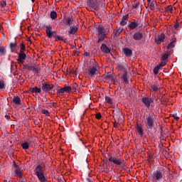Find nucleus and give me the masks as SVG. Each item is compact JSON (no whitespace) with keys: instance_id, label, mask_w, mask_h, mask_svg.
I'll use <instances>...</instances> for the list:
<instances>
[{"instance_id":"f257e3e1","label":"nucleus","mask_w":182,"mask_h":182,"mask_svg":"<svg viewBox=\"0 0 182 182\" xmlns=\"http://www.w3.org/2000/svg\"><path fill=\"white\" fill-rule=\"evenodd\" d=\"M144 123L145 127L148 129H154L156 127V117L151 114L144 115Z\"/></svg>"},{"instance_id":"f03ea898","label":"nucleus","mask_w":182,"mask_h":182,"mask_svg":"<svg viewBox=\"0 0 182 182\" xmlns=\"http://www.w3.org/2000/svg\"><path fill=\"white\" fill-rule=\"evenodd\" d=\"M88 68V75L90 77H95L96 75H98L100 67H99V64L95 60H92L90 61V65L87 66Z\"/></svg>"},{"instance_id":"7ed1b4c3","label":"nucleus","mask_w":182,"mask_h":182,"mask_svg":"<svg viewBox=\"0 0 182 182\" xmlns=\"http://www.w3.org/2000/svg\"><path fill=\"white\" fill-rule=\"evenodd\" d=\"M108 160L111 164H113L114 166H120L122 168H124L126 167V161H124V159H122L119 156L116 157L113 155H109Z\"/></svg>"},{"instance_id":"20e7f679","label":"nucleus","mask_w":182,"mask_h":182,"mask_svg":"<svg viewBox=\"0 0 182 182\" xmlns=\"http://www.w3.org/2000/svg\"><path fill=\"white\" fill-rule=\"evenodd\" d=\"M42 168H43L42 165L38 164L36 167L34 172H35L36 175L37 176L38 181L46 182V181H48V179L46 178V176H45V172H43Z\"/></svg>"},{"instance_id":"39448f33","label":"nucleus","mask_w":182,"mask_h":182,"mask_svg":"<svg viewBox=\"0 0 182 182\" xmlns=\"http://www.w3.org/2000/svg\"><path fill=\"white\" fill-rule=\"evenodd\" d=\"M87 5L89 8L93 9L91 10L92 12L99 11V8H100V0H87Z\"/></svg>"},{"instance_id":"423d86ee","label":"nucleus","mask_w":182,"mask_h":182,"mask_svg":"<svg viewBox=\"0 0 182 182\" xmlns=\"http://www.w3.org/2000/svg\"><path fill=\"white\" fill-rule=\"evenodd\" d=\"M153 178L154 181H161L164 178V173L160 170H156L153 173Z\"/></svg>"},{"instance_id":"0eeeda50","label":"nucleus","mask_w":182,"mask_h":182,"mask_svg":"<svg viewBox=\"0 0 182 182\" xmlns=\"http://www.w3.org/2000/svg\"><path fill=\"white\" fill-rule=\"evenodd\" d=\"M55 87V85L49 84L48 82H43L41 84V90L45 93H49L52 89Z\"/></svg>"},{"instance_id":"6e6552de","label":"nucleus","mask_w":182,"mask_h":182,"mask_svg":"<svg viewBox=\"0 0 182 182\" xmlns=\"http://www.w3.org/2000/svg\"><path fill=\"white\" fill-rule=\"evenodd\" d=\"M149 9L153 11L154 12L160 11V8H159V4H157V1L156 0H153L151 3L149 5Z\"/></svg>"},{"instance_id":"1a4fd4ad","label":"nucleus","mask_w":182,"mask_h":182,"mask_svg":"<svg viewBox=\"0 0 182 182\" xmlns=\"http://www.w3.org/2000/svg\"><path fill=\"white\" fill-rule=\"evenodd\" d=\"M142 103H144V106L149 109L150 107V105L153 103L154 100L153 98L145 97L141 99Z\"/></svg>"},{"instance_id":"9d476101","label":"nucleus","mask_w":182,"mask_h":182,"mask_svg":"<svg viewBox=\"0 0 182 182\" xmlns=\"http://www.w3.org/2000/svg\"><path fill=\"white\" fill-rule=\"evenodd\" d=\"M96 30L97 32V35H107V29L105 28V27H103L102 24L97 26Z\"/></svg>"},{"instance_id":"9b49d317","label":"nucleus","mask_w":182,"mask_h":182,"mask_svg":"<svg viewBox=\"0 0 182 182\" xmlns=\"http://www.w3.org/2000/svg\"><path fill=\"white\" fill-rule=\"evenodd\" d=\"M26 60V53H25L23 50H20L18 53V58L17 59V62H18V63L23 64Z\"/></svg>"},{"instance_id":"f8f14e48","label":"nucleus","mask_w":182,"mask_h":182,"mask_svg":"<svg viewBox=\"0 0 182 182\" xmlns=\"http://www.w3.org/2000/svg\"><path fill=\"white\" fill-rule=\"evenodd\" d=\"M136 132L138 137H143V136H144V130L143 129V125L137 124L136 126Z\"/></svg>"},{"instance_id":"ddd939ff","label":"nucleus","mask_w":182,"mask_h":182,"mask_svg":"<svg viewBox=\"0 0 182 182\" xmlns=\"http://www.w3.org/2000/svg\"><path fill=\"white\" fill-rule=\"evenodd\" d=\"M46 35H47L48 38H49V39H51V38L53 36H56L54 34L55 32H53L52 31V26H50V25L46 26Z\"/></svg>"},{"instance_id":"4468645a","label":"nucleus","mask_w":182,"mask_h":182,"mask_svg":"<svg viewBox=\"0 0 182 182\" xmlns=\"http://www.w3.org/2000/svg\"><path fill=\"white\" fill-rule=\"evenodd\" d=\"M165 39H166V34L161 33V34H159L157 36H156L155 42L158 45H160V43H162V42H164Z\"/></svg>"},{"instance_id":"2eb2a0df","label":"nucleus","mask_w":182,"mask_h":182,"mask_svg":"<svg viewBox=\"0 0 182 182\" xmlns=\"http://www.w3.org/2000/svg\"><path fill=\"white\" fill-rule=\"evenodd\" d=\"M58 95H63V93H69L70 92H72V87L70 86H64V87L60 88L58 90Z\"/></svg>"},{"instance_id":"dca6fc26","label":"nucleus","mask_w":182,"mask_h":182,"mask_svg":"<svg viewBox=\"0 0 182 182\" xmlns=\"http://www.w3.org/2000/svg\"><path fill=\"white\" fill-rule=\"evenodd\" d=\"M133 39L136 41H141L143 39V33L140 31L135 32L133 35Z\"/></svg>"},{"instance_id":"f3484780","label":"nucleus","mask_w":182,"mask_h":182,"mask_svg":"<svg viewBox=\"0 0 182 182\" xmlns=\"http://www.w3.org/2000/svg\"><path fill=\"white\" fill-rule=\"evenodd\" d=\"M122 50L124 52V55H125L127 58H132V55H133V51L132 49L129 48H124Z\"/></svg>"},{"instance_id":"a211bd4d","label":"nucleus","mask_w":182,"mask_h":182,"mask_svg":"<svg viewBox=\"0 0 182 182\" xmlns=\"http://www.w3.org/2000/svg\"><path fill=\"white\" fill-rule=\"evenodd\" d=\"M129 76L127 74V70H124L123 73H122V79L123 80V82H124L126 83V85H127L129 83Z\"/></svg>"},{"instance_id":"6ab92c4d","label":"nucleus","mask_w":182,"mask_h":182,"mask_svg":"<svg viewBox=\"0 0 182 182\" xmlns=\"http://www.w3.org/2000/svg\"><path fill=\"white\" fill-rule=\"evenodd\" d=\"M78 28L77 26H70L68 30V33L70 35H75L77 32Z\"/></svg>"},{"instance_id":"aec40b11","label":"nucleus","mask_w":182,"mask_h":182,"mask_svg":"<svg viewBox=\"0 0 182 182\" xmlns=\"http://www.w3.org/2000/svg\"><path fill=\"white\" fill-rule=\"evenodd\" d=\"M101 50L104 53H110V52H111L109 47H107V46L105 43H102V46H101Z\"/></svg>"},{"instance_id":"412c9836","label":"nucleus","mask_w":182,"mask_h":182,"mask_svg":"<svg viewBox=\"0 0 182 182\" xmlns=\"http://www.w3.org/2000/svg\"><path fill=\"white\" fill-rule=\"evenodd\" d=\"M129 21V14H126L122 17V21H120V25H122V26H124V25L127 23V21Z\"/></svg>"},{"instance_id":"4be33fe9","label":"nucleus","mask_w":182,"mask_h":182,"mask_svg":"<svg viewBox=\"0 0 182 182\" xmlns=\"http://www.w3.org/2000/svg\"><path fill=\"white\" fill-rule=\"evenodd\" d=\"M137 26H139V22L138 21H132L129 24L128 28H129V29H136V28H137Z\"/></svg>"},{"instance_id":"5701e85b","label":"nucleus","mask_w":182,"mask_h":182,"mask_svg":"<svg viewBox=\"0 0 182 182\" xmlns=\"http://www.w3.org/2000/svg\"><path fill=\"white\" fill-rule=\"evenodd\" d=\"M13 103L17 105L18 106H21V98L18 96H14L13 98Z\"/></svg>"},{"instance_id":"b1692460","label":"nucleus","mask_w":182,"mask_h":182,"mask_svg":"<svg viewBox=\"0 0 182 182\" xmlns=\"http://www.w3.org/2000/svg\"><path fill=\"white\" fill-rule=\"evenodd\" d=\"M160 85L159 83L156 82L151 86L153 92H160Z\"/></svg>"},{"instance_id":"393cba45","label":"nucleus","mask_w":182,"mask_h":182,"mask_svg":"<svg viewBox=\"0 0 182 182\" xmlns=\"http://www.w3.org/2000/svg\"><path fill=\"white\" fill-rule=\"evenodd\" d=\"M176 42H177V38H173L172 41L168 45L167 48L168 49H173L176 45Z\"/></svg>"},{"instance_id":"a878e982","label":"nucleus","mask_w":182,"mask_h":182,"mask_svg":"<svg viewBox=\"0 0 182 182\" xmlns=\"http://www.w3.org/2000/svg\"><path fill=\"white\" fill-rule=\"evenodd\" d=\"M163 66H164V65L159 64L156 67H154V75H159V71L160 70V69H161V68H163Z\"/></svg>"},{"instance_id":"bb28decb","label":"nucleus","mask_w":182,"mask_h":182,"mask_svg":"<svg viewBox=\"0 0 182 182\" xmlns=\"http://www.w3.org/2000/svg\"><path fill=\"white\" fill-rule=\"evenodd\" d=\"M6 55V48L0 44V56Z\"/></svg>"},{"instance_id":"cd10ccee","label":"nucleus","mask_w":182,"mask_h":182,"mask_svg":"<svg viewBox=\"0 0 182 182\" xmlns=\"http://www.w3.org/2000/svg\"><path fill=\"white\" fill-rule=\"evenodd\" d=\"M6 89V84H5V81L0 80V90H5Z\"/></svg>"},{"instance_id":"c85d7f7f","label":"nucleus","mask_w":182,"mask_h":182,"mask_svg":"<svg viewBox=\"0 0 182 182\" xmlns=\"http://www.w3.org/2000/svg\"><path fill=\"white\" fill-rule=\"evenodd\" d=\"M98 36H99V38L97 41V43H100V42H102V41H105V39H106V36H107V34H100Z\"/></svg>"},{"instance_id":"c756f323","label":"nucleus","mask_w":182,"mask_h":182,"mask_svg":"<svg viewBox=\"0 0 182 182\" xmlns=\"http://www.w3.org/2000/svg\"><path fill=\"white\" fill-rule=\"evenodd\" d=\"M15 166L16 167L15 171L16 176H18V177H22V174L21 173V168H19L18 165H15Z\"/></svg>"},{"instance_id":"7c9ffc66","label":"nucleus","mask_w":182,"mask_h":182,"mask_svg":"<svg viewBox=\"0 0 182 182\" xmlns=\"http://www.w3.org/2000/svg\"><path fill=\"white\" fill-rule=\"evenodd\" d=\"M50 16L53 20H55L58 18V13H56L55 11H53L50 12Z\"/></svg>"},{"instance_id":"2f4dec72","label":"nucleus","mask_w":182,"mask_h":182,"mask_svg":"<svg viewBox=\"0 0 182 182\" xmlns=\"http://www.w3.org/2000/svg\"><path fill=\"white\" fill-rule=\"evenodd\" d=\"M73 23V18H67L65 21V25H72Z\"/></svg>"},{"instance_id":"473e14b6","label":"nucleus","mask_w":182,"mask_h":182,"mask_svg":"<svg viewBox=\"0 0 182 182\" xmlns=\"http://www.w3.org/2000/svg\"><path fill=\"white\" fill-rule=\"evenodd\" d=\"M120 33H122V30H120V28H118L114 31V35L117 38L120 36Z\"/></svg>"},{"instance_id":"72a5a7b5","label":"nucleus","mask_w":182,"mask_h":182,"mask_svg":"<svg viewBox=\"0 0 182 182\" xmlns=\"http://www.w3.org/2000/svg\"><path fill=\"white\" fill-rule=\"evenodd\" d=\"M21 146L23 150H28V149H29V144L28 142H24L21 144Z\"/></svg>"},{"instance_id":"f704fd0d","label":"nucleus","mask_w":182,"mask_h":182,"mask_svg":"<svg viewBox=\"0 0 182 182\" xmlns=\"http://www.w3.org/2000/svg\"><path fill=\"white\" fill-rule=\"evenodd\" d=\"M139 5H140V2L136 1V2H134V3L132 4V8H133L134 9H137V8H139Z\"/></svg>"},{"instance_id":"c9c22d12","label":"nucleus","mask_w":182,"mask_h":182,"mask_svg":"<svg viewBox=\"0 0 182 182\" xmlns=\"http://www.w3.org/2000/svg\"><path fill=\"white\" fill-rule=\"evenodd\" d=\"M166 12H170L171 14H173V6H168L166 8Z\"/></svg>"},{"instance_id":"e433bc0d","label":"nucleus","mask_w":182,"mask_h":182,"mask_svg":"<svg viewBox=\"0 0 182 182\" xmlns=\"http://www.w3.org/2000/svg\"><path fill=\"white\" fill-rule=\"evenodd\" d=\"M168 59V54L165 53L161 56V60H167Z\"/></svg>"},{"instance_id":"4c0bfd02","label":"nucleus","mask_w":182,"mask_h":182,"mask_svg":"<svg viewBox=\"0 0 182 182\" xmlns=\"http://www.w3.org/2000/svg\"><path fill=\"white\" fill-rule=\"evenodd\" d=\"M105 100H106L107 103H109L110 105H112V103H113V100L112 98H110V97H105Z\"/></svg>"},{"instance_id":"58836bf2","label":"nucleus","mask_w":182,"mask_h":182,"mask_svg":"<svg viewBox=\"0 0 182 182\" xmlns=\"http://www.w3.org/2000/svg\"><path fill=\"white\" fill-rule=\"evenodd\" d=\"M181 26V25L179 23H177L176 24H174V26H173L174 31H178V29H180Z\"/></svg>"},{"instance_id":"ea45409f","label":"nucleus","mask_w":182,"mask_h":182,"mask_svg":"<svg viewBox=\"0 0 182 182\" xmlns=\"http://www.w3.org/2000/svg\"><path fill=\"white\" fill-rule=\"evenodd\" d=\"M41 113L47 117H49V111H48L47 109H42Z\"/></svg>"},{"instance_id":"a19ab883","label":"nucleus","mask_w":182,"mask_h":182,"mask_svg":"<svg viewBox=\"0 0 182 182\" xmlns=\"http://www.w3.org/2000/svg\"><path fill=\"white\" fill-rule=\"evenodd\" d=\"M95 117L97 120H100L102 119V114L100 112L97 113Z\"/></svg>"},{"instance_id":"79ce46f5","label":"nucleus","mask_w":182,"mask_h":182,"mask_svg":"<svg viewBox=\"0 0 182 182\" xmlns=\"http://www.w3.org/2000/svg\"><path fill=\"white\" fill-rule=\"evenodd\" d=\"M42 92V90L38 87H35V93H41Z\"/></svg>"},{"instance_id":"37998d69","label":"nucleus","mask_w":182,"mask_h":182,"mask_svg":"<svg viewBox=\"0 0 182 182\" xmlns=\"http://www.w3.org/2000/svg\"><path fill=\"white\" fill-rule=\"evenodd\" d=\"M0 6L1 8H5V6H6V1H1V2H0Z\"/></svg>"},{"instance_id":"c03bdc74","label":"nucleus","mask_w":182,"mask_h":182,"mask_svg":"<svg viewBox=\"0 0 182 182\" xmlns=\"http://www.w3.org/2000/svg\"><path fill=\"white\" fill-rule=\"evenodd\" d=\"M32 69V72H39V69L38 67H31Z\"/></svg>"},{"instance_id":"a18cd8bd","label":"nucleus","mask_w":182,"mask_h":182,"mask_svg":"<svg viewBox=\"0 0 182 182\" xmlns=\"http://www.w3.org/2000/svg\"><path fill=\"white\" fill-rule=\"evenodd\" d=\"M25 49H26V47L25 46V44L21 43V50H22L23 52V50H25Z\"/></svg>"},{"instance_id":"49530a36","label":"nucleus","mask_w":182,"mask_h":182,"mask_svg":"<svg viewBox=\"0 0 182 182\" xmlns=\"http://www.w3.org/2000/svg\"><path fill=\"white\" fill-rule=\"evenodd\" d=\"M55 41H63V38L59 36H55Z\"/></svg>"},{"instance_id":"de8ad7c7","label":"nucleus","mask_w":182,"mask_h":182,"mask_svg":"<svg viewBox=\"0 0 182 182\" xmlns=\"http://www.w3.org/2000/svg\"><path fill=\"white\" fill-rule=\"evenodd\" d=\"M76 87H77V83H74L72 87V90L75 91L76 90Z\"/></svg>"},{"instance_id":"09e8293b","label":"nucleus","mask_w":182,"mask_h":182,"mask_svg":"<svg viewBox=\"0 0 182 182\" xmlns=\"http://www.w3.org/2000/svg\"><path fill=\"white\" fill-rule=\"evenodd\" d=\"M10 47H11V48H16V43H11L10 44Z\"/></svg>"},{"instance_id":"8fccbe9b","label":"nucleus","mask_w":182,"mask_h":182,"mask_svg":"<svg viewBox=\"0 0 182 182\" xmlns=\"http://www.w3.org/2000/svg\"><path fill=\"white\" fill-rule=\"evenodd\" d=\"M29 92H31V93H35V87L30 88Z\"/></svg>"},{"instance_id":"3c124183","label":"nucleus","mask_w":182,"mask_h":182,"mask_svg":"<svg viewBox=\"0 0 182 182\" xmlns=\"http://www.w3.org/2000/svg\"><path fill=\"white\" fill-rule=\"evenodd\" d=\"M173 117L175 119V120H178V119H180V117H177V114H173Z\"/></svg>"},{"instance_id":"603ef678","label":"nucleus","mask_w":182,"mask_h":182,"mask_svg":"<svg viewBox=\"0 0 182 182\" xmlns=\"http://www.w3.org/2000/svg\"><path fill=\"white\" fill-rule=\"evenodd\" d=\"M84 56H90V53H89V52H85L84 54Z\"/></svg>"},{"instance_id":"864d4df0","label":"nucleus","mask_w":182,"mask_h":182,"mask_svg":"<svg viewBox=\"0 0 182 182\" xmlns=\"http://www.w3.org/2000/svg\"><path fill=\"white\" fill-rule=\"evenodd\" d=\"M5 119H6V120H11V117L9 115H5Z\"/></svg>"},{"instance_id":"5fc2aeb1","label":"nucleus","mask_w":182,"mask_h":182,"mask_svg":"<svg viewBox=\"0 0 182 182\" xmlns=\"http://www.w3.org/2000/svg\"><path fill=\"white\" fill-rule=\"evenodd\" d=\"M31 141H32V143H35V139L31 138Z\"/></svg>"},{"instance_id":"6e6d98bb","label":"nucleus","mask_w":182,"mask_h":182,"mask_svg":"<svg viewBox=\"0 0 182 182\" xmlns=\"http://www.w3.org/2000/svg\"><path fill=\"white\" fill-rule=\"evenodd\" d=\"M87 181L88 182H93V181H92V180L89 179V178H87Z\"/></svg>"},{"instance_id":"4d7b16f0","label":"nucleus","mask_w":182,"mask_h":182,"mask_svg":"<svg viewBox=\"0 0 182 182\" xmlns=\"http://www.w3.org/2000/svg\"><path fill=\"white\" fill-rule=\"evenodd\" d=\"M107 77L108 79H112V76H110V75H107Z\"/></svg>"},{"instance_id":"13d9d810","label":"nucleus","mask_w":182,"mask_h":182,"mask_svg":"<svg viewBox=\"0 0 182 182\" xmlns=\"http://www.w3.org/2000/svg\"><path fill=\"white\" fill-rule=\"evenodd\" d=\"M77 53V51H76V50L73 51L74 55H76Z\"/></svg>"},{"instance_id":"bf43d9fd","label":"nucleus","mask_w":182,"mask_h":182,"mask_svg":"<svg viewBox=\"0 0 182 182\" xmlns=\"http://www.w3.org/2000/svg\"><path fill=\"white\" fill-rule=\"evenodd\" d=\"M148 4H150V2H151V0H146Z\"/></svg>"},{"instance_id":"052dcab7","label":"nucleus","mask_w":182,"mask_h":182,"mask_svg":"<svg viewBox=\"0 0 182 182\" xmlns=\"http://www.w3.org/2000/svg\"><path fill=\"white\" fill-rule=\"evenodd\" d=\"M159 65H164H164H166V63H161Z\"/></svg>"},{"instance_id":"680f3d73","label":"nucleus","mask_w":182,"mask_h":182,"mask_svg":"<svg viewBox=\"0 0 182 182\" xmlns=\"http://www.w3.org/2000/svg\"><path fill=\"white\" fill-rule=\"evenodd\" d=\"M31 2H33V3L35 2V0H31Z\"/></svg>"},{"instance_id":"e2e57ef3","label":"nucleus","mask_w":182,"mask_h":182,"mask_svg":"<svg viewBox=\"0 0 182 182\" xmlns=\"http://www.w3.org/2000/svg\"><path fill=\"white\" fill-rule=\"evenodd\" d=\"M4 182H8V181L7 180H4Z\"/></svg>"}]
</instances>
